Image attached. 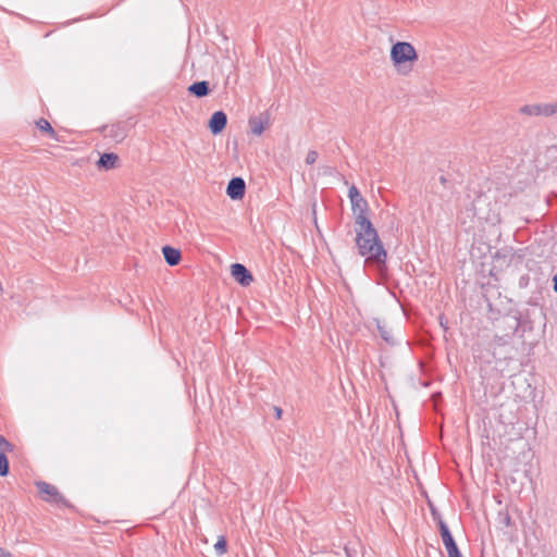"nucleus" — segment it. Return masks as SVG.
Wrapping results in <instances>:
<instances>
[{
	"label": "nucleus",
	"mask_w": 557,
	"mask_h": 557,
	"mask_svg": "<svg viewBox=\"0 0 557 557\" xmlns=\"http://www.w3.org/2000/svg\"><path fill=\"white\" fill-rule=\"evenodd\" d=\"M356 245L359 253L367 257L366 262L384 265L387 255L371 221L360 215L356 218Z\"/></svg>",
	"instance_id": "nucleus-1"
},
{
	"label": "nucleus",
	"mask_w": 557,
	"mask_h": 557,
	"mask_svg": "<svg viewBox=\"0 0 557 557\" xmlns=\"http://www.w3.org/2000/svg\"><path fill=\"white\" fill-rule=\"evenodd\" d=\"M391 59L395 66H397L399 73L407 74L409 71H411V67L405 70L406 63L417 61L418 54L411 44L406 41H398L392 46Z\"/></svg>",
	"instance_id": "nucleus-2"
},
{
	"label": "nucleus",
	"mask_w": 557,
	"mask_h": 557,
	"mask_svg": "<svg viewBox=\"0 0 557 557\" xmlns=\"http://www.w3.org/2000/svg\"><path fill=\"white\" fill-rule=\"evenodd\" d=\"M438 527L448 557H462L447 524L441 520Z\"/></svg>",
	"instance_id": "nucleus-3"
},
{
	"label": "nucleus",
	"mask_w": 557,
	"mask_h": 557,
	"mask_svg": "<svg viewBox=\"0 0 557 557\" xmlns=\"http://www.w3.org/2000/svg\"><path fill=\"white\" fill-rule=\"evenodd\" d=\"M348 196L351 202L352 210L356 213V218L360 215L367 216L366 212L368 210V203L360 195L358 188L355 185H352L349 188Z\"/></svg>",
	"instance_id": "nucleus-4"
},
{
	"label": "nucleus",
	"mask_w": 557,
	"mask_h": 557,
	"mask_svg": "<svg viewBox=\"0 0 557 557\" xmlns=\"http://www.w3.org/2000/svg\"><path fill=\"white\" fill-rule=\"evenodd\" d=\"M520 113L529 116H552L554 110L549 103L527 104L520 108Z\"/></svg>",
	"instance_id": "nucleus-5"
},
{
	"label": "nucleus",
	"mask_w": 557,
	"mask_h": 557,
	"mask_svg": "<svg viewBox=\"0 0 557 557\" xmlns=\"http://www.w3.org/2000/svg\"><path fill=\"white\" fill-rule=\"evenodd\" d=\"M36 486L38 488V492L40 494V497L45 502H53L59 503L62 500V496L59 493L58 488L54 485H51L47 482H37Z\"/></svg>",
	"instance_id": "nucleus-6"
},
{
	"label": "nucleus",
	"mask_w": 557,
	"mask_h": 557,
	"mask_svg": "<svg viewBox=\"0 0 557 557\" xmlns=\"http://www.w3.org/2000/svg\"><path fill=\"white\" fill-rule=\"evenodd\" d=\"M106 136L112 138L116 143L122 141L128 132V125L125 122H119L104 127Z\"/></svg>",
	"instance_id": "nucleus-7"
},
{
	"label": "nucleus",
	"mask_w": 557,
	"mask_h": 557,
	"mask_svg": "<svg viewBox=\"0 0 557 557\" xmlns=\"http://www.w3.org/2000/svg\"><path fill=\"white\" fill-rule=\"evenodd\" d=\"M245 188L246 184L242 177H233L228 182L226 194L233 200L242 199L245 194Z\"/></svg>",
	"instance_id": "nucleus-8"
},
{
	"label": "nucleus",
	"mask_w": 557,
	"mask_h": 557,
	"mask_svg": "<svg viewBox=\"0 0 557 557\" xmlns=\"http://www.w3.org/2000/svg\"><path fill=\"white\" fill-rule=\"evenodd\" d=\"M270 124V114L261 113L258 116L249 119V127L253 135L260 136Z\"/></svg>",
	"instance_id": "nucleus-9"
},
{
	"label": "nucleus",
	"mask_w": 557,
	"mask_h": 557,
	"mask_svg": "<svg viewBox=\"0 0 557 557\" xmlns=\"http://www.w3.org/2000/svg\"><path fill=\"white\" fill-rule=\"evenodd\" d=\"M231 273L233 277L243 286H248L253 281L251 273L244 264L234 263L231 267Z\"/></svg>",
	"instance_id": "nucleus-10"
},
{
	"label": "nucleus",
	"mask_w": 557,
	"mask_h": 557,
	"mask_svg": "<svg viewBox=\"0 0 557 557\" xmlns=\"http://www.w3.org/2000/svg\"><path fill=\"white\" fill-rule=\"evenodd\" d=\"M227 124V116L223 111L214 112L209 120V128L213 135L220 134Z\"/></svg>",
	"instance_id": "nucleus-11"
},
{
	"label": "nucleus",
	"mask_w": 557,
	"mask_h": 557,
	"mask_svg": "<svg viewBox=\"0 0 557 557\" xmlns=\"http://www.w3.org/2000/svg\"><path fill=\"white\" fill-rule=\"evenodd\" d=\"M162 253H163L165 262L171 267L178 264L181 261V258H182L181 251L171 246H164L162 248Z\"/></svg>",
	"instance_id": "nucleus-12"
},
{
	"label": "nucleus",
	"mask_w": 557,
	"mask_h": 557,
	"mask_svg": "<svg viewBox=\"0 0 557 557\" xmlns=\"http://www.w3.org/2000/svg\"><path fill=\"white\" fill-rule=\"evenodd\" d=\"M188 91L198 98L206 97L210 92L209 84L206 81L196 82L188 87Z\"/></svg>",
	"instance_id": "nucleus-13"
},
{
	"label": "nucleus",
	"mask_w": 557,
	"mask_h": 557,
	"mask_svg": "<svg viewBox=\"0 0 557 557\" xmlns=\"http://www.w3.org/2000/svg\"><path fill=\"white\" fill-rule=\"evenodd\" d=\"M117 159L119 158L115 153H103L98 161V166L106 170L113 169L117 162Z\"/></svg>",
	"instance_id": "nucleus-14"
},
{
	"label": "nucleus",
	"mask_w": 557,
	"mask_h": 557,
	"mask_svg": "<svg viewBox=\"0 0 557 557\" xmlns=\"http://www.w3.org/2000/svg\"><path fill=\"white\" fill-rule=\"evenodd\" d=\"M375 324H376L377 332H379L380 336L382 337V339L384 342H386L387 344H394L392 330L385 323L381 322L380 320H375Z\"/></svg>",
	"instance_id": "nucleus-15"
},
{
	"label": "nucleus",
	"mask_w": 557,
	"mask_h": 557,
	"mask_svg": "<svg viewBox=\"0 0 557 557\" xmlns=\"http://www.w3.org/2000/svg\"><path fill=\"white\" fill-rule=\"evenodd\" d=\"M9 473V460L7 453L0 451V475L5 476Z\"/></svg>",
	"instance_id": "nucleus-16"
},
{
	"label": "nucleus",
	"mask_w": 557,
	"mask_h": 557,
	"mask_svg": "<svg viewBox=\"0 0 557 557\" xmlns=\"http://www.w3.org/2000/svg\"><path fill=\"white\" fill-rule=\"evenodd\" d=\"M36 124L39 129L47 132L51 137L55 136V133H54L51 124L47 120L40 119L39 121H37Z\"/></svg>",
	"instance_id": "nucleus-17"
},
{
	"label": "nucleus",
	"mask_w": 557,
	"mask_h": 557,
	"mask_svg": "<svg viewBox=\"0 0 557 557\" xmlns=\"http://www.w3.org/2000/svg\"><path fill=\"white\" fill-rule=\"evenodd\" d=\"M226 540L224 537H220L218 542L214 544V549L218 555H223L226 553Z\"/></svg>",
	"instance_id": "nucleus-18"
},
{
	"label": "nucleus",
	"mask_w": 557,
	"mask_h": 557,
	"mask_svg": "<svg viewBox=\"0 0 557 557\" xmlns=\"http://www.w3.org/2000/svg\"><path fill=\"white\" fill-rule=\"evenodd\" d=\"M12 450L13 445L10 442H8L2 435H0V451L8 453Z\"/></svg>",
	"instance_id": "nucleus-19"
},
{
	"label": "nucleus",
	"mask_w": 557,
	"mask_h": 557,
	"mask_svg": "<svg viewBox=\"0 0 557 557\" xmlns=\"http://www.w3.org/2000/svg\"><path fill=\"white\" fill-rule=\"evenodd\" d=\"M509 321L511 322V323H509V327L512 330V333L517 332L521 324L520 318L517 315H513V317L509 318Z\"/></svg>",
	"instance_id": "nucleus-20"
},
{
	"label": "nucleus",
	"mask_w": 557,
	"mask_h": 557,
	"mask_svg": "<svg viewBox=\"0 0 557 557\" xmlns=\"http://www.w3.org/2000/svg\"><path fill=\"white\" fill-rule=\"evenodd\" d=\"M318 159V152L315 150L308 151L306 156V163L313 164Z\"/></svg>",
	"instance_id": "nucleus-21"
},
{
	"label": "nucleus",
	"mask_w": 557,
	"mask_h": 557,
	"mask_svg": "<svg viewBox=\"0 0 557 557\" xmlns=\"http://www.w3.org/2000/svg\"><path fill=\"white\" fill-rule=\"evenodd\" d=\"M499 516H500V518H502V522H503L506 527L510 525V523H511V518H510V516H509L507 512H506V513H499Z\"/></svg>",
	"instance_id": "nucleus-22"
},
{
	"label": "nucleus",
	"mask_w": 557,
	"mask_h": 557,
	"mask_svg": "<svg viewBox=\"0 0 557 557\" xmlns=\"http://www.w3.org/2000/svg\"><path fill=\"white\" fill-rule=\"evenodd\" d=\"M0 557H12V554L0 547Z\"/></svg>",
	"instance_id": "nucleus-23"
},
{
	"label": "nucleus",
	"mask_w": 557,
	"mask_h": 557,
	"mask_svg": "<svg viewBox=\"0 0 557 557\" xmlns=\"http://www.w3.org/2000/svg\"><path fill=\"white\" fill-rule=\"evenodd\" d=\"M274 411H275V416L277 419H280L282 417V409L278 408V407H274Z\"/></svg>",
	"instance_id": "nucleus-24"
},
{
	"label": "nucleus",
	"mask_w": 557,
	"mask_h": 557,
	"mask_svg": "<svg viewBox=\"0 0 557 557\" xmlns=\"http://www.w3.org/2000/svg\"><path fill=\"white\" fill-rule=\"evenodd\" d=\"M549 104H550V108L554 110V114H556L557 113V100Z\"/></svg>",
	"instance_id": "nucleus-25"
},
{
	"label": "nucleus",
	"mask_w": 557,
	"mask_h": 557,
	"mask_svg": "<svg viewBox=\"0 0 557 557\" xmlns=\"http://www.w3.org/2000/svg\"><path fill=\"white\" fill-rule=\"evenodd\" d=\"M553 282H554V290H555V293H557V274L553 277Z\"/></svg>",
	"instance_id": "nucleus-26"
}]
</instances>
